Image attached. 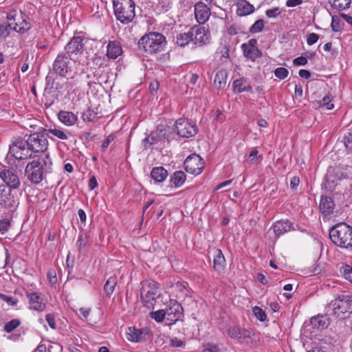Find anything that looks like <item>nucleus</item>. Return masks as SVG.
I'll return each mask as SVG.
<instances>
[{
  "label": "nucleus",
  "mask_w": 352,
  "mask_h": 352,
  "mask_svg": "<svg viewBox=\"0 0 352 352\" xmlns=\"http://www.w3.org/2000/svg\"><path fill=\"white\" fill-rule=\"evenodd\" d=\"M32 159L25 166V176L31 183L38 184L45 173L51 172L52 162L47 153L35 155Z\"/></svg>",
  "instance_id": "f257e3e1"
},
{
  "label": "nucleus",
  "mask_w": 352,
  "mask_h": 352,
  "mask_svg": "<svg viewBox=\"0 0 352 352\" xmlns=\"http://www.w3.org/2000/svg\"><path fill=\"white\" fill-rule=\"evenodd\" d=\"M331 242L340 248L352 247V228L346 223H338L329 229Z\"/></svg>",
  "instance_id": "f03ea898"
},
{
  "label": "nucleus",
  "mask_w": 352,
  "mask_h": 352,
  "mask_svg": "<svg viewBox=\"0 0 352 352\" xmlns=\"http://www.w3.org/2000/svg\"><path fill=\"white\" fill-rule=\"evenodd\" d=\"M166 38L161 33L151 32L144 35L138 41L140 50L148 54H155L162 51L166 45Z\"/></svg>",
  "instance_id": "7ed1b4c3"
},
{
  "label": "nucleus",
  "mask_w": 352,
  "mask_h": 352,
  "mask_svg": "<svg viewBox=\"0 0 352 352\" xmlns=\"http://www.w3.org/2000/svg\"><path fill=\"white\" fill-rule=\"evenodd\" d=\"M115 16L120 23L128 24L135 17V3L133 0H113Z\"/></svg>",
  "instance_id": "20e7f679"
},
{
  "label": "nucleus",
  "mask_w": 352,
  "mask_h": 352,
  "mask_svg": "<svg viewBox=\"0 0 352 352\" xmlns=\"http://www.w3.org/2000/svg\"><path fill=\"white\" fill-rule=\"evenodd\" d=\"M140 297L144 307L153 309L157 298L160 296L158 283L153 280L141 282Z\"/></svg>",
  "instance_id": "39448f33"
},
{
  "label": "nucleus",
  "mask_w": 352,
  "mask_h": 352,
  "mask_svg": "<svg viewBox=\"0 0 352 352\" xmlns=\"http://www.w3.org/2000/svg\"><path fill=\"white\" fill-rule=\"evenodd\" d=\"M88 39L83 36H74L64 47V53L76 61L82 54Z\"/></svg>",
  "instance_id": "423d86ee"
},
{
  "label": "nucleus",
  "mask_w": 352,
  "mask_h": 352,
  "mask_svg": "<svg viewBox=\"0 0 352 352\" xmlns=\"http://www.w3.org/2000/svg\"><path fill=\"white\" fill-rule=\"evenodd\" d=\"M72 61L64 52H60L53 63L52 70L56 75L66 77L72 73Z\"/></svg>",
  "instance_id": "0eeeda50"
},
{
  "label": "nucleus",
  "mask_w": 352,
  "mask_h": 352,
  "mask_svg": "<svg viewBox=\"0 0 352 352\" xmlns=\"http://www.w3.org/2000/svg\"><path fill=\"white\" fill-rule=\"evenodd\" d=\"M10 154L16 160H24L28 158L32 159V151L28 146L27 140L21 138H14L10 145Z\"/></svg>",
  "instance_id": "6e6552de"
},
{
  "label": "nucleus",
  "mask_w": 352,
  "mask_h": 352,
  "mask_svg": "<svg viewBox=\"0 0 352 352\" xmlns=\"http://www.w3.org/2000/svg\"><path fill=\"white\" fill-rule=\"evenodd\" d=\"M329 308L332 310L336 317H340L347 312L352 313V296H339L329 303Z\"/></svg>",
  "instance_id": "1a4fd4ad"
},
{
  "label": "nucleus",
  "mask_w": 352,
  "mask_h": 352,
  "mask_svg": "<svg viewBox=\"0 0 352 352\" xmlns=\"http://www.w3.org/2000/svg\"><path fill=\"white\" fill-rule=\"evenodd\" d=\"M12 25L13 31L23 33L31 28L30 23L27 20L28 16L22 12H17L16 10H10L6 16Z\"/></svg>",
  "instance_id": "9d476101"
},
{
  "label": "nucleus",
  "mask_w": 352,
  "mask_h": 352,
  "mask_svg": "<svg viewBox=\"0 0 352 352\" xmlns=\"http://www.w3.org/2000/svg\"><path fill=\"white\" fill-rule=\"evenodd\" d=\"M27 143L29 149L32 153H40V154L45 153V151L48 146V141L43 134L39 133H34L29 135Z\"/></svg>",
  "instance_id": "9b49d317"
},
{
  "label": "nucleus",
  "mask_w": 352,
  "mask_h": 352,
  "mask_svg": "<svg viewBox=\"0 0 352 352\" xmlns=\"http://www.w3.org/2000/svg\"><path fill=\"white\" fill-rule=\"evenodd\" d=\"M174 131L182 138H190L197 133V127L195 124L190 123L185 118H179L175 121Z\"/></svg>",
  "instance_id": "f8f14e48"
},
{
  "label": "nucleus",
  "mask_w": 352,
  "mask_h": 352,
  "mask_svg": "<svg viewBox=\"0 0 352 352\" xmlns=\"http://www.w3.org/2000/svg\"><path fill=\"white\" fill-rule=\"evenodd\" d=\"M184 166L187 173L198 175L203 171L204 161L199 155L193 153L186 157Z\"/></svg>",
  "instance_id": "ddd939ff"
},
{
  "label": "nucleus",
  "mask_w": 352,
  "mask_h": 352,
  "mask_svg": "<svg viewBox=\"0 0 352 352\" xmlns=\"http://www.w3.org/2000/svg\"><path fill=\"white\" fill-rule=\"evenodd\" d=\"M166 320L170 321V324H173L184 317L182 306L176 300H170V303L166 309Z\"/></svg>",
  "instance_id": "4468645a"
},
{
  "label": "nucleus",
  "mask_w": 352,
  "mask_h": 352,
  "mask_svg": "<svg viewBox=\"0 0 352 352\" xmlns=\"http://www.w3.org/2000/svg\"><path fill=\"white\" fill-rule=\"evenodd\" d=\"M192 34V42L196 45H204L210 41V32L205 28L193 26L190 28Z\"/></svg>",
  "instance_id": "2eb2a0df"
},
{
  "label": "nucleus",
  "mask_w": 352,
  "mask_h": 352,
  "mask_svg": "<svg viewBox=\"0 0 352 352\" xmlns=\"http://www.w3.org/2000/svg\"><path fill=\"white\" fill-rule=\"evenodd\" d=\"M25 296L28 299L30 309L40 312L45 309L46 305L41 293L26 292Z\"/></svg>",
  "instance_id": "dca6fc26"
},
{
  "label": "nucleus",
  "mask_w": 352,
  "mask_h": 352,
  "mask_svg": "<svg viewBox=\"0 0 352 352\" xmlns=\"http://www.w3.org/2000/svg\"><path fill=\"white\" fill-rule=\"evenodd\" d=\"M277 238L290 231L296 230L294 223L289 219H281L274 222L272 226Z\"/></svg>",
  "instance_id": "f3484780"
},
{
  "label": "nucleus",
  "mask_w": 352,
  "mask_h": 352,
  "mask_svg": "<svg viewBox=\"0 0 352 352\" xmlns=\"http://www.w3.org/2000/svg\"><path fill=\"white\" fill-rule=\"evenodd\" d=\"M194 8L197 21L199 24H204L210 18V8L201 1L197 3Z\"/></svg>",
  "instance_id": "a211bd4d"
},
{
  "label": "nucleus",
  "mask_w": 352,
  "mask_h": 352,
  "mask_svg": "<svg viewBox=\"0 0 352 352\" xmlns=\"http://www.w3.org/2000/svg\"><path fill=\"white\" fill-rule=\"evenodd\" d=\"M0 177L6 183L8 188L16 189L20 186L18 176L10 170H4L0 173Z\"/></svg>",
  "instance_id": "6ab92c4d"
},
{
  "label": "nucleus",
  "mask_w": 352,
  "mask_h": 352,
  "mask_svg": "<svg viewBox=\"0 0 352 352\" xmlns=\"http://www.w3.org/2000/svg\"><path fill=\"white\" fill-rule=\"evenodd\" d=\"M0 205L9 209L14 206V200L11 195V190L5 186H0Z\"/></svg>",
  "instance_id": "aec40b11"
},
{
  "label": "nucleus",
  "mask_w": 352,
  "mask_h": 352,
  "mask_svg": "<svg viewBox=\"0 0 352 352\" xmlns=\"http://www.w3.org/2000/svg\"><path fill=\"white\" fill-rule=\"evenodd\" d=\"M228 334L232 339L242 341L246 338H250L254 333L251 330L241 329L238 327H230L228 330Z\"/></svg>",
  "instance_id": "412c9836"
},
{
  "label": "nucleus",
  "mask_w": 352,
  "mask_h": 352,
  "mask_svg": "<svg viewBox=\"0 0 352 352\" xmlns=\"http://www.w3.org/2000/svg\"><path fill=\"white\" fill-rule=\"evenodd\" d=\"M335 208V204L333 199L328 196H321L319 205L320 212L324 217L331 214Z\"/></svg>",
  "instance_id": "4be33fe9"
},
{
  "label": "nucleus",
  "mask_w": 352,
  "mask_h": 352,
  "mask_svg": "<svg viewBox=\"0 0 352 352\" xmlns=\"http://www.w3.org/2000/svg\"><path fill=\"white\" fill-rule=\"evenodd\" d=\"M226 265V258L222 251L218 248L213 249V268L219 273L223 272Z\"/></svg>",
  "instance_id": "5701e85b"
},
{
  "label": "nucleus",
  "mask_w": 352,
  "mask_h": 352,
  "mask_svg": "<svg viewBox=\"0 0 352 352\" xmlns=\"http://www.w3.org/2000/svg\"><path fill=\"white\" fill-rule=\"evenodd\" d=\"M58 120L65 126H74L78 121V116L72 111L61 110L58 113Z\"/></svg>",
  "instance_id": "b1692460"
},
{
  "label": "nucleus",
  "mask_w": 352,
  "mask_h": 352,
  "mask_svg": "<svg viewBox=\"0 0 352 352\" xmlns=\"http://www.w3.org/2000/svg\"><path fill=\"white\" fill-rule=\"evenodd\" d=\"M233 89L237 93L244 91L250 92L252 91V87L248 78L242 77L234 80L232 84Z\"/></svg>",
  "instance_id": "393cba45"
},
{
  "label": "nucleus",
  "mask_w": 352,
  "mask_h": 352,
  "mask_svg": "<svg viewBox=\"0 0 352 352\" xmlns=\"http://www.w3.org/2000/svg\"><path fill=\"white\" fill-rule=\"evenodd\" d=\"M122 50L119 42L110 41L107 47V56L109 58L116 59L121 55Z\"/></svg>",
  "instance_id": "a878e982"
},
{
  "label": "nucleus",
  "mask_w": 352,
  "mask_h": 352,
  "mask_svg": "<svg viewBox=\"0 0 352 352\" xmlns=\"http://www.w3.org/2000/svg\"><path fill=\"white\" fill-rule=\"evenodd\" d=\"M236 14L240 16H247L254 12V7L246 0H239L236 3Z\"/></svg>",
  "instance_id": "bb28decb"
},
{
  "label": "nucleus",
  "mask_w": 352,
  "mask_h": 352,
  "mask_svg": "<svg viewBox=\"0 0 352 352\" xmlns=\"http://www.w3.org/2000/svg\"><path fill=\"white\" fill-rule=\"evenodd\" d=\"M168 176V171L162 166L154 167L151 171V178L157 183L164 182Z\"/></svg>",
  "instance_id": "cd10ccee"
},
{
  "label": "nucleus",
  "mask_w": 352,
  "mask_h": 352,
  "mask_svg": "<svg viewBox=\"0 0 352 352\" xmlns=\"http://www.w3.org/2000/svg\"><path fill=\"white\" fill-rule=\"evenodd\" d=\"M43 131L46 135L52 134L62 140H67L69 138V135H70V133L68 131L64 130L60 127L56 126L53 128L50 127L49 129H44Z\"/></svg>",
  "instance_id": "c85d7f7f"
},
{
  "label": "nucleus",
  "mask_w": 352,
  "mask_h": 352,
  "mask_svg": "<svg viewBox=\"0 0 352 352\" xmlns=\"http://www.w3.org/2000/svg\"><path fill=\"white\" fill-rule=\"evenodd\" d=\"M228 73L226 69L219 70L214 77V85L217 89H223L226 85Z\"/></svg>",
  "instance_id": "c756f323"
},
{
  "label": "nucleus",
  "mask_w": 352,
  "mask_h": 352,
  "mask_svg": "<svg viewBox=\"0 0 352 352\" xmlns=\"http://www.w3.org/2000/svg\"><path fill=\"white\" fill-rule=\"evenodd\" d=\"M186 179L185 173L182 170H177L170 176V183L171 186L177 188L182 186Z\"/></svg>",
  "instance_id": "7c9ffc66"
},
{
  "label": "nucleus",
  "mask_w": 352,
  "mask_h": 352,
  "mask_svg": "<svg viewBox=\"0 0 352 352\" xmlns=\"http://www.w3.org/2000/svg\"><path fill=\"white\" fill-rule=\"evenodd\" d=\"M311 325L316 329H326L329 324V319L326 316L318 315L311 318Z\"/></svg>",
  "instance_id": "2f4dec72"
},
{
  "label": "nucleus",
  "mask_w": 352,
  "mask_h": 352,
  "mask_svg": "<svg viewBox=\"0 0 352 352\" xmlns=\"http://www.w3.org/2000/svg\"><path fill=\"white\" fill-rule=\"evenodd\" d=\"M126 338L131 342H139L144 338V331L135 327H129Z\"/></svg>",
  "instance_id": "473e14b6"
},
{
  "label": "nucleus",
  "mask_w": 352,
  "mask_h": 352,
  "mask_svg": "<svg viewBox=\"0 0 352 352\" xmlns=\"http://www.w3.org/2000/svg\"><path fill=\"white\" fill-rule=\"evenodd\" d=\"M192 42V34L190 30L188 32H183L177 34L175 37V43L179 47H185Z\"/></svg>",
  "instance_id": "72a5a7b5"
},
{
  "label": "nucleus",
  "mask_w": 352,
  "mask_h": 352,
  "mask_svg": "<svg viewBox=\"0 0 352 352\" xmlns=\"http://www.w3.org/2000/svg\"><path fill=\"white\" fill-rule=\"evenodd\" d=\"M243 55L248 59L255 60L262 56V53L258 47L241 48Z\"/></svg>",
  "instance_id": "f704fd0d"
},
{
  "label": "nucleus",
  "mask_w": 352,
  "mask_h": 352,
  "mask_svg": "<svg viewBox=\"0 0 352 352\" xmlns=\"http://www.w3.org/2000/svg\"><path fill=\"white\" fill-rule=\"evenodd\" d=\"M117 285V278L116 276L109 277L104 285V291L106 294V296L110 298L111 294L113 293L115 290V287Z\"/></svg>",
  "instance_id": "c9c22d12"
},
{
  "label": "nucleus",
  "mask_w": 352,
  "mask_h": 352,
  "mask_svg": "<svg viewBox=\"0 0 352 352\" xmlns=\"http://www.w3.org/2000/svg\"><path fill=\"white\" fill-rule=\"evenodd\" d=\"M332 96L329 94L323 97L321 100H318L314 102L317 107H325L327 110H331L334 108V104L331 103Z\"/></svg>",
  "instance_id": "e433bc0d"
},
{
  "label": "nucleus",
  "mask_w": 352,
  "mask_h": 352,
  "mask_svg": "<svg viewBox=\"0 0 352 352\" xmlns=\"http://www.w3.org/2000/svg\"><path fill=\"white\" fill-rule=\"evenodd\" d=\"M62 89V87H58V83L56 82V80L52 76H47L45 78V91L49 90L50 92H53Z\"/></svg>",
  "instance_id": "4c0bfd02"
},
{
  "label": "nucleus",
  "mask_w": 352,
  "mask_h": 352,
  "mask_svg": "<svg viewBox=\"0 0 352 352\" xmlns=\"http://www.w3.org/2000/svg\"><path fill=\"white\" fill-rule=\"evenodd\" d=\"M12 31L13 28L8 19L6 22L0 23V38H6Z\"/></svg>",
  "instance_id": "58836bf2"
},
{
  "label": "nucleus",
  "mask_w": 352,
  "mask_h": 352,
  "mask_svg": "<svg viewBox=\"0 0 352 352\" xmlns=\"http://www.w3.org/2000/svg\"><path fill=\"white\" fill-rule=\"evenodd\" d=\"M351 0H330V3L333 8L343 10L349 8Z\"/></svg>",
  "instance_id": "ea45409f"
},
{
  "label": "nucleus",
  "mask_w": 352,
  "mask_h": 352,
  "mask_svg": "<svg viewBox=\"0 0 352 352\" xmlns=\"http://www.w3.org/2000/svg\"><path fill=\"white\" fill-rule=\"evenodd\" d=\"M21 320L18 318H14L7 322L3 327V330L7 333H12L21 324Z\"/></svg>",
  "instance_id": "a19ab883"
},
{
  "label": "nucleus",
  "mask_w": 352,
  "mask_h": 352,
  "mask_svg": "<svg viewBox=\"0 0 352 352\" xmlns=\"http://www.w3.org/2000/svg\"><path fill=\"white\" fill-rule=\"evenodd\" d=\"M88 243V235L85 233H80L78 235L76 242V247L79 252H82Z\"/></svg>",
  "instance_id": "79ce46f5"
},
{
  "label": "nucleus",
  "mask_w": 352,
  "mask_h": 352,
  "mask_svg": "<svg viewBox=\"0 0 352 352\" xmlns=\"http://www.w3.org/2000/svg\"><path fill=\"white\" fill-rule=\"evenodd\" d=\"M265 26V21L263 19H258L250 27V32L251 34H256L263 31Z\"/></svg>",
  "instance_id": "37998d69"
},
{
  "label": "nucleus",
  "mask_w": 352,
  "mask_h": 352,
  "mask_svg": "<svg viewBox=\"0 0 352 352\" xmlns=\"http://www.w3.org/2000/svg\"><path fill=\"white\" fill-rule=\"evenodd\" d=\"M150 317L157 322H162L165 318H166V310L159 309L155 311H151Z\"/></svg>",
  "instance_id": "c03bdc74"
},
{
  "label": "nucleus",
  "mask_w": 352,
  "mask_h": 352,
  "mask_svg": "<svg viewBox=\"0 0 352 352\" xmlns=\"http://www.w3.org/2000/svg\"><path fill=\"white\" fill-rule=\"evenodd\" d=\"M340 272L346 280L352 283V267L345 265L340 267Z\"/></svg>",
  "instance_id": "a18cd8bd"
},
{
  "label": "nucleus",
  "mask_w": 352,
  "mask_h": 352,
  "mask_svg": "<svg viewBox=\"0 0 352 352\" xmlns=\"http://www.w3.org/2000/svg\"><path fill=\"white\" fill-rule=\"evenodd\" d=\"M96 116V113L94 111L87 108L82 113L81 118L84 122H92Z\"/></svg>",
  "instance_id": "49530a36"
},
{
  "label": "nucleus",
  "mask_w": 352,
  "mask_h": 352,
  "mask_svg": "<svg viewBox=\"0 0 352 352\" xmlns=\"http://www.w3.org/2000/svg\"><path fill=\"white\" fill-rule=\"evenodd\" d=\"M252 311L255 317L261 322H264L266 320L265 312L261 307L255 306L253 307Z\"/></svg>",
  "instance_id": "de8ad7c7"
},
{
  "label": "nucleus",
  "mask_w": 352,
  "mask_h": 352,
  "mask_svg": "<svg viewBox=\"0 0 352 352\" xmlns=\"http://www.w3.org/2000/svg\"><path fill=\"white\" fill-rule=\"evenodd\" d=\"M282 13V10L279 7H274L271 9H267L265 11V15L269 19H276Z\"/></svg>",
  "instance_id": "09e8293b"
},
{
  "label": "nucleus",
  "mask_w": 352,
  "mask_h": 352,
  "mask_svg": "<svg viewBox=\"0 0 352 352\" xmlns=\"http://www.w3.org/2000/svg\"><path fill=\"white\" fill-rule=\"evenodd\" d=\"M169 346L177 349H184L186 346V342L175 337L170 340Z\"/></svg>",
  "instance_id": "8fccbe9b"
},
{
  "label": "nucleus",
  "mask_w": 352,
  "mask_h": 352,
  "mask_svg": "<svg viewBox=\"0 0 352 352\" xmlns=\"http://www.w3.org/2000/svg\"><path fill=\"white\" fill-rule=\"evenodd\" d=\"M274 75L276 78L283 80L289 75V71L285 67H278L274 70Z\"/></svg>",
  "instance_id": "3c124183"
},
{
  "label": "nucleus",
  "mask_w": 352,
  "mask_h": 352,
  "mask_svg": "<svg viewBox=\"0 0 352 352\" xmlns=\"http://www.w3.org/2000/svg\"><path fill=\"white\" fill-rule=\"evenodd\" d=\"M0 300L6 302L8 305L15 306L17 305L19 300L14 297L6 296L3 294H0Z\"/></svg>",
  "instance_id": "603ef678"
},
{
  "label": "nucleus",
  "mask_w": 352,
  "mask_h": 352,
  "mask_svg": "<svg viewBox=\"0 0 352 352\" xmlns=\"http://www.w3.org/2000/svg\"><path fill=\"white\" fill-rule=\"evenodd\" d=\"M166 128V126L160 124L158 125L154 131L155 133L158 135L160 140L166 139L167 138Z\"/></svg>",
  "instance_id": "864d4df0"
},
{
  "label": "nucleus",
  "mask_w": 352,
  "mask_h": 352,
  "mask_svg": "<svg viewBox=\"0 0 352 352\" xmlns=\"http://www.w3.org/2000/svg\"><path fill=\"white\" fill-rule=\"evenodd\" d=\"M345 146L352 151V131L348 132L344 137Z\"/></svg>",
  "instance_id": "5fc2aeb1"
},
{
  "label": "nucleus",
  "mask_w": 352,
  "mask_h": 352,
  "mask_svg": "<svg viewBox=\"0 0 352 352\" xmlns=\"http://www.w3.org/2000/svg\"><path fill=\"white\" fill-rule=\"evenodd\" d=\"M319 39L318 34L316 33H309L307 35V43L308 45L315 44Z\"/></svg>",
  "instance_id": "6e6d98bb"
},
{
  "label": "nucleus",
  "mask_w": 352,
  "mask_h": 352,
  "mask_svg": "<svg viewBox=\"0 0 352 352\" xmlns=\"http://www.w3.org/2000/svg\"><path fill=\"white\" fill-rule=\"evenodd\" d=\"M91 309L89 308H80L78 310V314L80 319L83 320H87V317L89 315Z\"/></svg>",
  "instance_id": "4d7b16f0"
},
{
  "label": "nucleus",
  "mask_w": 352,
  "mask_h": 352,
  "mask_svg": "<svg viewBox=\"0 0 352 352\" xmlns=\"http://www.w3.org/2000/svg\"><path fill=\"white\" fill-rule=\"evenodd\" d=\"M199 79V75L197 74H190L189 76V80L187 86L191 89L193 88V87L197 83V80Z\"/></svg>",
  "instance_id": "13d9d810"
},
{
  "label": "nucleus",
  "mask_w": 352,
  "mask_h": 352,
  "mask_svg": "<svg viewBox=\"0 0 352 352\" xmlns=\"http://www.w3.org/2000/svg\"><path fill=\"white\" fill-rule=\"evenodd\" d=\"M45 320L47 322L49 326L53 329H55L56 328V324L55 321V318L53 314H48L45 316Z\"/></svg>",
  "instance_id": "bf43d9fd"
},
{
  "label": "nucleus",
  "mask_w": 352,
  "mask_h": 352,
  "mask_svg": "<svg viewBox=\"0 0 352 352\" xmlns=\"http://www.w3.org/2000/svg\"><path fill=\"white\" fill-rule=\"evenodd\" d=\"M204 351L208 352H219V349L217 344L208 343L204 345Z\"/></svg>",
  "instance_id": "052dcab7"
},
{
  "label": "nucleus",
  "mask_w": 352,
  "mask_h": 352,
  "mask_svg": "<svg viewBox=\"0 0 352 352\" xmlns=\"http://www.w3.org/2000/svg\"><path fill=\"white\" fill-rule=\"evenodd\" d=\"M115 136L112 134L109 135L107 138L104 140V141L102 144V149L103 151H104L108 146H109L110 143L113 141Z\"/></svg>",
  "instance_id": "680f3d73"
},
{
  "label": "nucleus",
  "mask_w": 352,
  "mask_h": 352,
  "mask_svg": "<svg viewBox=\"0 0 352 352\" xmlns=\"http://www.w3.org/2000/svg\"><path fill=\"white\" fill-rule=\"evenodd\" d=\"M47 278L51 284H55L57 281L56 274L54 270H50L47 272Z\"/></svg>",
  "instance_id": "e2e57ef3"
},
{
  "label": "nucleus",
  "mask_w": 352,
  "mask_h": 352,
  "mask_svg": "<svg viewBox=\"0 0 352 352\" xmlns=\"http://www.w3.org/2000/svg\"><path fill=\"white\" fill-rule=\"evenodd\" d=\"M173 287L176 290L182 293H184V295H187L188 290L186 287V285L184 283L177 282L175 284Z\"/></svg>",
  "instance_id": "0e129e2a"
},
{
  "label": "nucleus",
  "mask_w": 352,
  "mask_h": 352,
  "mask_svg": "<svg viewBox=\"0 0 352 352\" xmlns=\"http://www.w3.org/2000/svg\"><path fill=\"white\" fill-rule=\"evenodd\" d=\"M10 226V221L8 219L0 220V232L7 231Z\"/></svg>",
  "instance_id": "69168bd1"
},
{
  "label": "nucleus",
  "mask_w": 352,
  "mask_h": 352,
  "mask_svg": "<svg viewBox=\"0 0 352 352\" xmlns=\"http://www.w3.org/2000/svg\"><path fill=\"white\" fill-rule=\"evenodd\" d=\"M294 65H305L307 63V59L304 56H299L294 59Z\"/></svg>",
  "instance_id": "338daca9"
},
{
  "label": "nucleus",
  "mask_w": 352,
  "mask_h": 352,
  "mask_svg": "<svg viewBox=\"0 0 352 352\" xmlns=\"http://www.w3.org/2000/svg\"><path fill=\"white\" fill-rule=\"evenodd\" d=\"M257 40L256 38H251L247 43H243L241 45V48L245 47H257Z\"/></svg>",
  "instance_id": "774afa93"
}]
</instances>
